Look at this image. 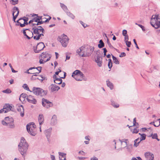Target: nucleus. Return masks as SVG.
I'll list each match as a JSON object with an SVG mask.
<instances>
[{"mask_svg": "<svg viewBox=\"0 0 160 160\" xmlns=\"http://www.w3.org/2000/svg\"><path fill=\"white\" fill-rule=\"evenodd\" d=\"M93 47H81L77 51V52L81 56L87 57L90 56L94 51Z\"/></svg>", "mask_w": 160, "mask_h": 160, "instance_id": "nucleus-1", "label": "nucleus"}, {"mask_svg": "<svg viewBox=\"0 0 160 160\" xmlns=\"http://www.w3.org/2000/svg\"><path fill=\"white\" fill-rule=\"evenodd\" d=\"M18 147L19 150L21 154L24 157L25 155L27 154L28 145L23 138H21V141L18 145Z\"/></svg>", "mask_w": 160, "mask_h": 160, "instance_id": "nucleus-2", "label": "nucleus"}, {"mask_svg": "<svg viewBox=\"0 0 160 160\" xmlns=\"http://www.w3.org/2000/svg\"><path fill=\"white\" fill-rule=\"evenodd\" d=\"M32 30L33 31V33L36 36L33 37V38L36 40H39L40 38H42V37L44 36V29L40 26L37 27H34L32 28Z\"/></svg>", "mask_w": 160, "mask_h": 160, "instance_id": "nucleus-3", "label": "nucleus"}, {"mask_svg": "<svg viewBox=\"0 0 160 160\" xmlns=\"http://www.w3.org/2000/svg\"><path fill=\"white\" fill-rule=\"evenodd\" d=\"M151 25L155 29H158L160 27V15H153L151 21Z\"/></svg>", "mask_w": 160, "mask_h": 160, "instance_id": "nucleus-4", "label": "nucleus"}, {"mask_svg": "<svg viewBox=\"0 0 160 160\" xmlns=\"http://www.w3.org/2000/svg\"><path fill=\"white\" fill-rule=\"evenodd\" d=\"M27 130L31 135L35 136L36 134V126L33 122L30 123L27 125Z\"/></svg>", "mask_w": 160, "mask_h": 160, "instance_id": "nucleus-5", "label": "nucleus"}, {"mask_svg": "<svg viewBox=\"0 0 160 160\" xmlns=\"http://www.w3.org/2000/svg\"><path fill=\"white\" fill-rule=\"evenodd\" d=\"M32 92L36 95L42 97L45 96L47 94V92L39 88L34 87L33 88Z\"/></svg>", "mask_w": 160, "mask_h": 160, "instance_id": "nucleus-6", "label": "nucleus"}, {"mask_svg": "<svg viewBox=\"0 0 160 160\" xmlns=\"http://www.w3.org/2000/svg\"><path fill=\"white\" fill-rule=\"evenodd\" d=\"M69 38L64 34H62L58 38V40L61 43L62 46L64 47H67L68 43Z\"/></svg>", "mask_w": 160, "mask_h": 160, "instance_id": "nucleus-7", "label": "nucleus"}, {"mask_svg": "<svg viewBox=\"0 0 160 160\" xmlns=\"http://www.w3.org/2000/svg\"><path fill=\"white\" fill-rule=\"evenodd\" d=\"M42 67H38L37 68L31 67L27 70L25 73L28 74L39 73L41 72Z\"/></svg>", "mask_w": 160, "mask_h": 160, "instance_id": "nucleus-8", "label": "nucleus"}, {"mask_svg": "<svg viewBox=\"0 0 160 160\" xmlns=\"http://www.w3.org/2000/svg\"><path fill=\"white\" fill-rule=\"evenodd\" d=\"M23 33L24 36L28 39L33 37V32L30 31L28 29H26L23 30Z\"/></svg>", "mask_w": 160, "mask_h": 160, "instance_id": "nucleus-9", "label": "nucleus"}, {"mask_svg": "<svg viewBox=\"0 0 160 160\" xmlns=\"http://www.w3.org/2000/svg\"><path fill=\"white\" fill-rule=\"evenodd\" d=\"M6 121L7 122V126L9 128H14V120L12 118H9L8 117H6Z\"/></svg>", "mask_w": 160, "mask_h": 160, "instance_id": "nucleus-10", "label": "nucleus"}, {"mask_svg": "<svg viewBox=\"0 0 160 160\" xmlns=\"http://www.w3.org/2000/svg\"><path fill=\"white\" fill-rule=\"evenodd\" d=\"M45 47L44 43L42 42H40L38 44L36 49H34V52L36 53L39 52L42 50Z\"/></svg>", "mask_w": 160, "mask_h": 160, "instance_id": "nucleus-11", "label": "nucleus"}, {"mask_svg": "<svg viewBox=\"0 0 160 160\" xmlns=\"http://www.w3.org/2000/svg\"><path fill=\"white\" fill-rule=\"evenodd\" d=\"M51 57V55L49 54L47 52H43L41 55L40 57L42 59H45L44 62H47L49 61Z\"/></svg>", "mask_w": 160, "mask_h": 160, "instance_id": "nucleus-12", "label": "nucleus"}, {"mask_svg": "<svg viewBox=\"0 0 160 160\" xmlns=\"http://www.w3.org/2000/svg\"><path fill=\"white\" fill-rule=\"evenodd\" d=\"M42 105L47 108L52 107L53 106L52 103L46 99H42Z\"/></svg>", "mask_w": 160, "mask_h": 160, "instance_id": "nucleus-13", "label": "nucleus"}, {"mask_svg": "<svg viewBox=\"0 0 160 160\" xmlns=\"http://www.w3.org/2000/svg\"><path fill=\"white\" fill-rule=\"evenodd\" d=\"M19 13V9L18 7H14L13 8L12 15L13 16V20L15 22V19L18 16Z\"/></svg>", "mask_w": 160, "mask_h": 160, "instance_id": "nucleus-14", "label": "nucleus"}, {"mask_svg": "<svg viewBox=\"0 0 160 160\" xmlns=\"http://www.w3.org/2000/svg\"><path fill=\"white\" fill-rule=\"evenodd\" d=\"M49 89L52 92L58 91L60 88L58 86L53 84H52L49 87Z\"/></svg>", "mask_w": 160, "mask_h": 160, "instance_id": "nucleus-15", "label": "nucleus"}, {"mask_svg": "<svg viewBox=\"0 0 160 160\" xmlns=\"http://www.w3.org/2000/svg\"><path fill=\"white\" fill-rule=\"evenodd\" d=\"M145 156L147 160H153L154 155L150 152H147L145 153Z\"/></svg>", "mask_w": 160, "mask_h": 160, "instance_id": "nucleus-16", "label": "nucleus"}, {"mask_svg": "<svg viewBox=\"0 0 160 160\" xmlns=\"http://www.w3.org/2000/svg\"><path fill=\"white\" fill-rule=\"evenodd\" d=\"M17 110L20 112V116L23 117L24 115L23 107L22 105H18L17 106Z\"/></svg>", "mask_w": 160, "mask_h": 160, "instance_id": "nucleus-17", "label": "nucleus"}, {"mask_svg": "<svg viewBox=\"0 0 160 160\" xmlns=\"http://www.w3.org/2000/svg\"><path fill=\"white\" fill-rule=\"evenodd\" d=\"M27 99L28 102L30 103L33 104H36L37 102V100L34 98L31 95L27 96Z\"/></svg>", "mask_w": 160, "mask_h": 160, "instance_id": "nucleus-18", "label": "nucleus"}, {"mask_svg": "<svg viewBox=\"0 0 160 160\" xmlns=\"http://www.w3.org/2000/svg\"><path fill=\"white\" fill-rule=\"evenodd\" d=\"M74 75H78L80 76V77H83L84 74L80 70H77L75 71L72 73V76L74 77Z\"/></svg>", "mask_w": 160, "mask_h": 160, "instance_id": "nucleus-19", "label": "nucleus"}, {"mask_svg": "<svg viewBox=\"0 0 160 160\" xmlns=\"http://www.w3.org/2000/svg\"><path fill=\"white\" fill-rule=\"evenodd\" d=\"M57 117L56 115H54L51 119V124L54 125L57 123Z\"/></svg>", "mask_w": 160, "mask_h": 160, "instance_id": "nucleus-20", "label": "nucleus"}, {"mask_svg": "<svg viewBox=\"0 0 160 160\" xmlns=\"http://www.w3.org/2000/svg\"><path fill=\"white\" fill-rule=\"evenodd\" d=\"M63 72L64 73L63 77H61L60 78H58V80L55 79L54 80V82L55 83L58 84H59L62 83V80L61 78H64L66 76V73L64 72Z\"/></svg>", "mask_w": 160, "mask_h": 160, "instance_id": "nucleus-21", "label": "nucleus"}, {"mask_svg": "<svg viewBox=\"0 0 160 160\" xmlns=\"http://www.w3.org/2000/svg\"><path fill=\"white\" fill-rule=\"evenodd\" d=\"M3 109H4L7 112L10 110H12V107L9 104H6L3 106Z\"/></svg>", "mask_w": 160, "mask_h": 160, "instance_id": "nucleus-22", "label": "nucleus"}, {"mask_svg": "<svg viewBox=\"0 0 160 160\" xmlns=\"http://www.w3.org/2000/svg\"><path fill=\"white\" fill-rule=\"evenodd\" d=\"M38 121L40 125H41L43 123L44 119L42 114H40L38 117Z\"/></svg>", "mask_w": 160, "mask_h": 160, "instance_id": "nucleus-23", "label": "nucleus"}, {"mask_svg": "<svg viewBox=\"0 0 160 160\" xmlns=\"http://www.w3.org/2000/svg\"><path fill=\"white\" fill-rule=\"evenodd\" d=\"M52 128H50L47 130H45V133L48 138H49L50 136Z\"/></svg>", "mask_w": 160, "mask_h": 160, "instance_id": "nucleus-24", "label": "nucleus"}, {"mask_svg": "<svg viewBox=\"0 0 160 160\" xmlns=\"http://www.w3.org/2000/svg\"><path fill=\"white\" fill-rule=\"evenodd\" d=\"M95 61L97 63L99 67H100L102 66V62L100 61V57L99 55H98L97 56Z\"/></svg>", "mask_w": 160, "mask_h": 160, "instance_id": "nucleus-25", "label": "nucleus"}, {"mask_svg": "<svg viewBox=\"0 0 160 160\" xmlns=\"http://www.w3.org/2000/svg\"><path fill=\"white\" fill-rule=\"evenodd\" d=\"M38 19H37L36 17L33 18L32 19L30 20L28 22L29 24H31V26L32 25V24L34 23V22H35L36 23L38 22Z\"/></svg>", "mask_w": 160, "mask_h": 160, "instance_id": "nucleus-26", "label": "nucleus"}, {"mask_svg": "<svg viewBox=\"0 0 160 160\" xmlns=\"http://www.w3.org/2000/svg\"><path fill=\"white\" fill-rule=\"evenodd\" d=\"M104 46V43L102 40H100L99 41V44L98 45V47L101 48Z\"/></svg>", "mask_w": 160, "mask_h": 160, "instance_id": "nucleus-27", "label": "nucleus"}, {"mask_svg": "<svg viewBox=\"0 0 160 160\" xmlns=\"http://www.w3.org/2000/svg\"><path fill=\"white\" fill-rule=\"evenodd\" d=\"M44 22H45V21H38V22H37V23H33L32 24V25H31V27H36V25H40L43 23Z\"/></svg>", "mask_w": 160, "mask_h": 160, "instance_id": "nucleus-28", "label": "nucleus"}, {"mask_svg": "<svg viewBox=\"0 0 160 160\" xmlns=\"http://www.w3.org/2000/svg\"><path fill=\"white\" fill-rule=\"evenodd\" d=\"M107 84L108 87H109L111 89H112L113 88V84L109 80L107 81Z\"/></svg>", "mask_w": 160, "mask_h": 160, "instance_id": "nucleus-29", "label": "nucleus"}, {"mask_svg": "<svg viewBox=\"0 0 160 160\" xmlns=\"http://www.w3.org/2000/svg\"><path fill=\"white\" fill-rule=\"evenodd\" d=\"M27 95L26 94L22 93L20 96L19 100L20 101L24 100V98L26 97Z\"/></svg>", "mask_w": 160, "mask_h": 160, "instance_id": "nucleus-30", "label": "nucleus"}, {"mask_svg": "<svg viewBox=\"0 0 160 160\" xmlns=\"http://www.w3.org/2000/svg\"><path fill=\"white\" fill-rule=\"evenodd\" d=\"M139 139L138 138L134 140V146L137 147L139 143L141 142L140 141V140L139 141Z\"/></svg>", "mask_w": 160, "mask_h": 160, "instance_id": "nucleus-31", "label": "nucleus"}, {"mask_svg": "<svg viewBox=\"0 0 160 160\" xmlns=\"http://www.w3.org/2000/svg\"><path fill=\"white\" fill-rule=\"evenodd\" d=\"M58 153L59 155V158L60 159V160H63L62 158L65 157L66 154L61 152H59Z\"/></svg>", "mask_w": 160, "mask_h": 160, "instance_id": "nucleus-32", "label": "nucleus"}, {"mask_svg": "<svg viewBox=\"0 0 160 160\" xmlns=\"http://www.w3.org/2000/svg\"><path fill=\"white\" fill-rule=\"evenodd\" d=\"M112 58L114 63H115L116 64H119V62L116 57L112 55Z\"/></svg>", "mask_w": 160, "mask_h": 160, "instance_id": "nucleus-33", "label": "nucleus"}, {"mask_svg": "<svg viewBox=\"0 0 160 160\" xmlns=\"http://www.w3.org/2000/svg\"><path fill=\"white\" fill-rule=\"evenodd\" d=\"M66 12L67 15L71 18L72 19H74L75 17L72 13L68 11H67Z\"/></svg>", "mask_w": 160, "mask_h": 160, "instance_id": "nucleus-34", "label": "nucleus"}, {"mask_svg": "<svg viewBox=\"0 0 160 160\" xmlns=\"http://www.w3.org/2000/svg\"><path fill=\"white\" fill-rule=\"evenodd\" d=\"M76 80L80 81L82 80V78L83 77H80V76L74 75L73 77Z\"/></svg>", "mask_w": 160, "mask_h": 160, "instance_id": "nucleus-35", "label": "nucleus"}, {"mask_svg": "<svg viewBox=\"0 0 160 160\" xmlns=\"http://www.w3.org/2000/svg\"><path fill=\"white\" fill-rule=\"evenodd\" d=\"M60 6L66 12L68 11V8L63 3H60Z\"/></svg>", "mask_w": 160, "mask_h": 160, "instance_id": "nucleus-36", "label": "nucleus"}, {"mask_svg": "<svg viewBox=\"0 0 160 160\" xmlns=\"http://www.w3.org/2000/svg\"><path fill=\"white\" fill-rule=\"evenodd\" d=\"M119 141L121 142L122 144L123 142H124L125 144L124 145L125 147H126L127 145V141H128L127 139H123L122 140L119 139Z\"/></svg>", "mask_w": 160, "mask_h": 160, "instance_id": "nucleus-37", "label": "nucleus"}, {"mask_svg": "<svg viewBox=\"0 0 160 160\" xmlns=\"http://www.w3.org/2000/svg\"><path fill=\"white\" fill-rule=\"evenodd\" d=\"M146 138V135L145 134H141V137L140 138V141L145 139Z\"/></svg>", "mask_w": 160, "mask_h": 160, "instance_id": "nucleus-38", "label": "nucleus"}, {"mask_svg": "<svg viewBox=\"0 0 160 160\" xmlns=\"http://www.w3.org/2000/svg\"><path fill=\"white\" fill-rule=\"evenodd\" d=\"M108 66L109 69H111L112 67V60L111 59H108Z\"/></svg>", "mask_w": 160, "mask_h": 160, "instance_id": "nucleus-39", "label": "nucleus"}, {"mask_svg": "<svg viewBox=\"0 0 160 160\" xmlns=\"http://www.w3.org/2000/svg\"><path fill=\"white\" fill-rule=\"evenodd\" d=\"M22 87L25 90L28 91H30V92H31V91L30 90L29 88L27 85L26 84H23L22 86Z\"/></svg>", "mask_w": 160, "mask_h": 160, "instance_id": "nucleus-40", "label": "nucleus"}, {"mask_svg": "<svg viewBox=\"0 0 160 160\" xmlns=\"http://www.w3.org/2000/svg\"><path fill=\"white\" fill-rule=\"evenodd\" d=\"M45 78L43 77L42 75V76H38V77L37 78V79H38L41 81H42Z\"/></svg>", "mask_w": 160, "mask_h": 160, "instance_id": "nucleus-41", "label": "nucleus"}, {"mask_svg": "<svg viewBox=\"0 0 160 160\" xmlns=\"http://www.w3.org/2000/svg\"><path fill=\"white\" fill-rule=\"evenodd\" d=\"M112 105L115 108H118L119 107V105L115 103L114 102H112Z\"/></svg>", "mask_w": 160, "mask_h": 160, "instance_id": "nucleus-42", "label": "nucleus"}, {"mask_svg": "<svg viewBox=\"0 0 160 160\" xmlns=\"http://www.w3.org/2000/svg\"><path fill=\"white\" fill-rule=\"evenodd\" d=\"M6 117L4 120H3L2 121V125L5 126H7V122L6 121Z\"/></svg>", "mask_w": 160, "mask_h": 160, "instance_id": "nucleus-43", "label": "nucleus"}, {"mask_svg": "<svg viewBox=\"0 0 160 160\" xmlns=\"http://www.w3.org/2000/svg\"><path fill=\"white\" fill-rule=\"evenodd\" d=\"M2 92L5 93H10L11 92V91L10 89H8L3 91Z\"/></svg>", "mask_w": 160, "mask_h": 160, "instance_id": "nucleus-44", "label": "nucleus"}, {"mask_svg": "<svg viewBox=\"0 0 160 160\" xmlns=\"http://www.w3.org/2000/svg\"><path fill=\"white\" fill-rule=\"evenodd\" d=\"M135 24L136 25H138L139 27H140L142 29V30L143 31H145V29L144 27L143 26H142V25L140 24H138L137 23H136Z\"/></svg>", "mask_w": 160, "mask_h": 160, "instance_id": "nucleus-45", "label": "nucleus"}, {"mask_svg": "<svg viewBox=\"0 0 160 160\" xmlns=\"http://www.w3.org/2000/svg\"><path fill=\"white\" fill-rule=\"evenodd\" d=\"M12 3L13 5H15L18 3V0H11Z\"/></svg>", "mask_w": 160, "mask_h": 160, "instance_id": "nucleus-46", "label": "nucleus"}, {"mask_svg": "<svg viewBox=\"0 0 160 160\" xmlns=\"http://www.w3.org/2000/svg\"><path fill=\"white\" fill-rule=\"evenodd\" d=\"M152 138L153 139H158V135L157 133H154L152 134Z\"/></svg>", "mask_w": 160, "mask_h": 160, "instance_id": "nucleus-47", "label": "nucleus"}, {"mask_svg": "<svg viewBox=\"0 0 160 160\" xmlns=\"http://www.w3.org/2000/svg\"><path fill=\"white\" fill-rule=\"evenodd\" d=\"M107 43L108 46L110 48H113V47L112 46L108 39H107Z\"/></svg>", "mask_w": 160, "mask_h": 160, "instance_id": "nucleus-48", "label": "nucleus"}, {"mask_svg": "<svg viewBox=\"0 0 160 160\" xmlns=\"http://www.w3.org/2000/svg\"><path fill=\"white\" fill-rule=\"evenodd\" d=\"M160 125L159 124V122H158V121L156 120L155 122V124H154V126L156 127H158Z\"/></svg>", "mask_w": 160, "mask_h": 160, "instance_id": "nucleus-49", "label": "nucleus"}, {"mask_svg": "<svg viewBox=\"0 0 160 160\" xmlns=\"http://www.w3.org/2000/svg\"><path fill=\"white\" fill-rule=\"evenodd\" d=\"M139 132V129H137L136 128H134L132 131V133H137Z\"/></svg>", "mask_w": 160, "mask_h": 160, "instance_id": "nucleus-50", "label": "nucleus"}, {"mask_svg": "<svg viewBox=\"0 0 160 160\" xmlns=\"http://www.w3.org/2000/svg\"><path fill=\"white\" fill-rule=\"evenodd\" d=\"M125 42L127 47H130L131 45V42L130 41H126Z\"/></svg>", "mask_w": 160, "mask_h": 160, "instance_id": "nucleus-51", "label": "nucleus"}, {"mask_svg": "<svg viewBox=\"0 0 160 160\" xmlns=\"http://www.w3.org/2000/svg\"><path fill=\"white\" fill-rule=\"evenodd\" d=\"M45 61V59H42V58H41L40 59L39 62L40 64H43L45 63L46 62H44V61Z\"/></svg>", "mask_w": 160, "mask_h": 160, "instance_id": "nucleus-52", "label": "nucleus"}, {"mask_svg": "<svg viewBox=\"0 0 160 160\" xmlns=\"http://www.w3.org/2000/svg\"><path fill=\"white\" fill-rule=\"evenodd\" d=\"M127 31L126 30H123V31H122V34L123 35V36H125V35H127Z\"/></svg>", "mask_w": 160, "mask_h": 160, "instance_id": "nucleus-53", "label": "nucleus"}, {"mask_svg": "<svg viewBox=\"0 0 160 160\" xmlns=\"http://www.w3.org/2000/svg\"><path fill=\"white\" fill-rule=\"evenodd\" d=\"M28 24H29L28 22L27 23L24 22V23L23 24H21V23H20V24H19V25L21 27H23L25 26V25H28Z\"/></svg>", "mask_w": 160, "mask_h": 160, "instance_id": "nucleus-54", "label": "nucleus"}, {"mask_svg": "<svg viewBox=\"0 0 160 160\" xmlns=\"http://www.w3.org/2000/svg\"><path fill=\"white\" fill-rule=\"evenodd\" d=\"M126 54L125 52H122L121 54L119 55L120 57H125L126 56Z\"/></svg>", "mask_w": 160, "mask_h": 160, "instance_id": "nucleus-55", "label": "nucleus"}, {"mask_svg": "<svg viewBox=\"0 0 160 160\" xmlns=\"http://www.w3.org/2000/svg\"><path fill=\"white\" fill-rule=\"evenodd\" d=\"M34 15L37 16L36 18H37V19H38V21H40L42 19V17L41 16H38L37 14H35Z\"/></svg>", "mask_w": 160, "mask_h": 160, "instance_id": "nucleus-56", "label": "nucleus"}, {"mask_svg": "<svg viewBox=\"0 0 160 160\" xmlns=\"http://www.w3.org/2000/svg\"><path fill=\"white\" fill-rule=\"evenodd\" d=\"M6 112H6V111H5L4 109H3V108L2 109L0 110V113H6Z\"/></svg>", "mask_w": 160, "mask_h": 160, "instance_id": "nucleus-57", "label": "nucleus"}, {"mask_svg": "<svg viewBox=\"0 0 160 160\" xmlns=\"http://www.w3.org/2000/svg\"><path fill=\"white\" fill-rule=\"evenodd\" d=\"M133 42H134V44H135V46H136V48H138V49L139 48V47H138V45H137V42H136V40H135V39H134L133 40Z\"/></svg>", "mask_w": 160, "mask_h": 160, "instance_id": "nucleus-58", "label": "nucleus"}, {"mask_svg": "<svg viewBox=\"0 0 160 160\" xmlns=\"http://www.w3.org/2000/svg\"><path fill=\"white\" fill-rule=\"evenodd\" d=\"M124 41L125 42L126 41H128V40L129 39L128 38V35L124 36Z\"/></svg>", "mask_w": 160, "mask_h": 160, "instance_id": "nucleus-59", "label": "nucleus"}, {"mask_svg": "<svg viewBox=\"0 0 160 160\" xmlns=\"http://www.w3.org/2000/svg\"><path fill=\"white\" fill-rule=\"evenodd\" d=\"M138 158V159H137L136 158H132V159H131V160H142L141 158L139 157H137Z\"/></svg>", "mask_w": 160, "mask_h": 160, "instance_id": "nucleus-60", "label": "nucleus"}, {"mask_svg": "<svg viewBox=\"0 0 160 160\" xmlns=\"http://www.w3.org/2000/svg\"><path fill=\"white\" fill-rule=\"evenodd\" d=\"M37 79L36 77H34V75H32L31 78V80H33Z\"/></svg>", "mask_w": 160, "mask_h": 160, "instance_id": "nucleus-61", "label": "nucleus"}, {"mask_svg": "<svg viewBox=\"0 0 160 160\" xmlns=\"http://www.w3.org/2000/svg\"><path fill=\"white\" fill-rule=\"evenodd\" d=\"M28 18H27L26 19H24V18L22 19V21H24V23H28L27 22V21H28Z\"/></svg>", "mask_w": 160, "mask_h": 160, "instance_id": "nucleus-62", "label": "nucleus"}, {"mask_svg": "<svg viewBox=\"0 0 160 160\" xmlns=\"http://www.w3.org/2000/svg\"><path fill=\"white\" fill-rule=\"evenodd\" d=\"M22 19L20 18L17 21V23H18V24H17V25H19V24H20L21 22H19V21H22Z\"/></svg>", "mask_w": 160, "mask_h": 160, "instance_id": "nucleus-63", "label": "nucleus"}, {"mask_svg": "<svg viewBox=\"0 0 160 160\" xmlns=\"http://www.w3.org/2000/svg\"><path fill=\"white\" fill-rule=\"evenodd\" d=\"M80 22L84 28H85L86 27V25L84 24L82 22L80 21Z\"/></svg>", "mask_w": 160, "mask_h": 160, "instance_id": "nucleus-64", "label": "nucleus"}]
</instances>
